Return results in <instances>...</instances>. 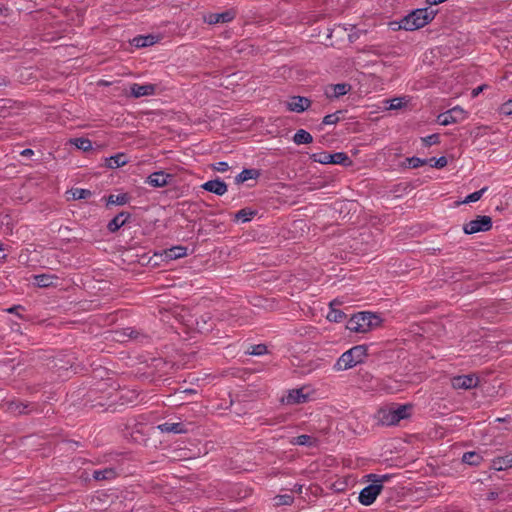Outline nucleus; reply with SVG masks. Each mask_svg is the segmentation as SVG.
<instances>
[{
	"mask_svg": "<svg viewBox=\"0 0 512 512\" xmlns=\"http://www.w3.org/2000/svg\"><path fill=\"white\" fill-rule=\"evenodd\" d=\"M285 104L289 111L301 113L310 107L311 101L306 97L293 96L290 97Z\"/></svg>",
	"mask_w": 512,
	"mask_h": 512,
	"instance_id": "6e6552de",
	"label": "nucleus"
},
{
	"mask_svg": "<svg viewBox=\"0 0 512 512\" xmlns=\"http://www.w3.org/2000/svg\"><path fill=\"white\" fill-rule=\"evenodd\" d=\"M506 420H507L506 418H497L495 421L502 422V421H506Z\"/></svg>",
	"mask_w": 512,
	"mask_h": 512,
	"instance_id": "864d4df0",
	"label": "nucleus"
},
{
	"mask_svg": "<svg viewBox=\"0 0 512 512\" xmlns=\"http://www.w3.org/2000/svg\"><path fill=\"white\" fill-rule=\"evenodd\" d=\"M130 214L121 212L118 215H116L109 223H108V230L111 232H115L118 229H120L129 219Z\"/></svg>",
	"mask_w": 512,
	"mask_h": 512,
	"instance_id": "f3484780",
	"label": "nucleus"
},
{
	"mask_svg": "<svg viewBox=\"0 0 512 512\" xmlns=\"http://www.w3.org/2000/svg\"><path fill=\"white\" fill-rule=\"evenodd\" d=\"M129 201L127 194L110 195L108 197V204L124 205Z\"/></svg>",
	"mask_w": 512,
	"mask_h": 512,
	"instance_id": "c85d7f7f",
	"label": "nucleus"
},
{
	"mask_svg": "<svg viewBox=\"0 0 512 512\" xmlns=\"http://www.w3.org/2000/svg\"><path fill=\"white\" fill-rule=\"evenodd\" d=\"M274 505L275 506H283V505H291L294 501L293 496L289 494L277 495L274 497Z\"/></svg>",
	"mask_w": 512,
	"mask_h": 512,
	"instance_id": "c756f323",
	"label": "nucleus"
},
{
	"mask_svg": "<svg viewBox=\"0 0 512 512\" xmlns=\"http://www.w3.org/2000/svg\"><path fill=\"white\" fill-rule=\"evenodd\" d=\"M341 111H337L332 114H328L323 118L322 124L324 125H334L340 121Z\"/></svg>",
	"mask_w": 512,
	"mask_h": 512,
	"instance_id": "f704fd0d",
	"label": "nucleus"
},
{
	"mask_svg": "<svg viewBox=\"0 0 512 512\" xmlns=\"http://www.w3.org/2000/svg\"><path fill=\"white\" fill-rule=\"evenodd\" d=\"M312 141V135L304 129H299L293 136V142L297 145L310 144Z\"/></svg>",
	"mask_w": 512,
	"mask_h": 512,
	"instance_id": "6ab92c4d",
	"label": "nucleus"
},
{
	"mask_svg": "<svg viewBox=\"0 0 512 512\" xmlns=\"http://www.w3.org/2000/svg\"><path fill=\"white\" fill-rule=\"evenodd\" d=\"M351 163L352 162L346 153L337 152V153L331 154V164H339V165H343V166H349V165H351Z\"/></svg>",
	"mask_w": 512,
	"mask_h": 512,
	"instance_id": "393cba45",
	"label": "nucleus"
},
{
	"mask_svg": "<svg viewBox=\"0 0 512 512\" xmlns=\"http://www.w3.org/2000/svg\"><path fill=\"white\" fill-rule=\"evenodd\" d=\"M431 161H434V167L436 168H443L447 165V159L446 157H440L438 159H431Z\"/></svg>",
	"mask_w": 512,
	"mask_h": 512,
	"instance_id": "a18cd8bd",
	"label": "nucleus"
},
{
	"mask_svg": "<svg viewBox=\"0 0 512 512\" xmlns=\"http://www.w3.org/2000/svg\"><path fill=\"white\" fill-rule=\"evenodd\" d=\"M267 353V347L264 344L252 345L248 350V354L261 356Z\"/></svg>",
	"mask_w": 512,
	"mask_h": 512,
	"instance_id": "c9c22d12",
	"label": "nucleus"
},
{
	"mask_svg": "<svg viewBox=\"0 0 512 512\" xmlns=\"http://www.w3.org/2000/svg\"><path fill=\"white\" fill-rule=\"evenodd\" d=\"M157 429H159L163 433L174 434H179L187 431L185 425L181 422H165L163 424H159L157 426Z\"/></svg>",
	"mask_w": 512,
	"mask_h": 512,
	"instance_id": "4468645a",
	"label": "nucleus"
},
{
	"mask_svg": "<svg viewBox=\"0 0 512 512\" xmlns=\"http://www.w3.org/2000/svg\"><path fill=\"white\" fill-rule=\"evenodd\" d=\"M155 43L154 36H138L132 40V44L137 48L148 47Z\"/></svg>",
	"mask_w": 512,
	"mask_h": 512,
	"instance_id": "5701e85b",
	"label": "nucleus"
},
{
	"mask_svg": "<svg viewBox=\"0 0 512 512\" xmlns=\"http://www.w3.org/2000/svg\"><path fill=\"white\" fill-rule=\"evenodd\" d=\"M33 278L34 284L41 288L50 287L58 280V278L53 274H40L35 275Z\"/></svg>",
	"mask_w": 512,
	"mask_h": 512,
	"instance_id": "dca6fc26",
	"label": "nucleus"
},
{
	"mask_svg": "<svg viewBox=\"0 0 512 512\" xmlns=\"http://www.w3.org/2000/svg\"><path fill=\"white\" fill-rule=\"evenodd\" d=\"M116 471L113 468L98 469L93 472L96 480H111L116 477Z\"/></svg>",
	"mask_w": 512,
	"mask_h": 512,
	"instance_id": "aec40b11",
	"label": "nucleus"
},
{
	"mask_svg": "<svg viewBox=\"0 0 512 512\" xmlns=\"http://www.w3.org/2000/svg\"><path fill=\"white\" fill-rule=\"evenodd\" d=\"M292 443L295 445H312L313 444V438L309 435H300L297 437H294L292 440Z\"/></svg>",
	"mask_w": 512,
	"mask_h": 512,
	"instance_id": "e433bc0d",
	"label": "nucleus"
},
{
	"mask_svg": "<svg viewBox=\"0 0 512 512\" xmlns=\"http://www.w3.org/2000/svg\"><path fill=\"white\" fill-rule=\"evenodd\" d=\"M410 415L411 406L404 404L381 409L378 412V420L382 425L393 426L397 425L401 420L408 418Z\"/></svg>",
	"mask_w": 512,
	"mask_h": 512,
	"instance_id": "20e7f679",
	"label": "nucleus"
},
{
	"mask_svg": "<svg viewBox=\"0 0 512 512\" xmlns=\"http://www.w3.org/2000/svg\"><path fill=\"white\" fill-rule=\"evenodd\" d=\"M312 159L321 164H331V154L327 152L313 154Z\"/></svg>",
	"mask_w": 512,
	"mask_h": 512,
	"instance_id": "72a5a7b5",
	"label": "nucleus"
},
{
	"mask_svg": "<svg viewBox=\"0 0 512 512\" xmlns=\"http://www.w3.org/2000/svg\"><path fill=\"white\" fill-rule=\"evenodd\" d=\"M2 250H3V246H2V244L0 243V251H2Z\"/></svg>",
	"mask_w": 512,
	"mask_h": 512,
	"instance_id": "5fc2aeb1",
	"label": "nucleus"
},
{
	"mask_svg": "<svg viewBox=\"0 0 512 512\" xmlns=\"http://www.w3.org/2000/svg\"><path fill=\"white\" fill-rule=\"evenodd\" d=\"M25 409L26 406H23L22 404L11 403L10 405V410L13 412L24 413Z\"/></svg>",
	"mask_w": 512,
	"mask_h": 512,
	"instance_id": "49530a36",
	"label": "nucleus"
},
{
	"mask_svg": "<svg viewBox=\"0 0 512 512\" xmlns=\"http://www.w3.org/2000/svg\"><path fill=\"white\" fill-rule=\"evenodd\" d=\"M255 215V212L249 209H242L238 211L235 215L236 219L241 222H248L250 221L253 216Z\"/></svg>",
	"mask_w": 512,
	"mask_h": 512,
	"instance_id": "7c9ffc66",
	"label": "nucleus"
},
{
	"mask_svg": "<svg viewBox=\"0 0 512 512\" xmlns=\"http://www.w3.org/2000/svg\"><path fill=\"white\" fill-rule=\"evenodd\" d=\"M128 162V157L124 153H118L106 159V166L115 169L124 166Z\"/></svg>",
	"mask_w": 512,
	"mask_h": 512,
	"instance_id": "a211bd4d",
	"label": "nucleus"
},
{
	"mask_svg": "<svg viewBox=\"0 0 512 512\" xmlns=\"http://www.w3.org/2000/svg\"><path fill=\"white\" fill-rule=\"evenodd\" d=\"M422 140L427 146H431V145L437 144L439 142V135L438 134L428 135V136L424 137Z\"/></svg>",
	"mask_w": 512,
	"mask_h": 512,
	"instance_id": "a19ab883",
	"label": "nucleus"
},
{
	"mask_svg": "<svg viewBox=\"0 0 512 512\" xmlns=\"http://www.w3.org/2000/svg\"><path fill=\"white\" fill-rule=\"evenodd\" d=\"M338 304L336 300L330 303V310L327 313V319L331 322H340L344 318V313L341 310L334 308V305Z\"/></svg>",
	"mask_w": 512,
	"mask_h": 512,
	"instance_id": "4be33fe9",
	"label": "nucleus"
},
{
	"mask_svg": "<svg viewBox=\"0 0 512 512\" xmlns=\"http://www.w3.org/2000/svg\"><path fill=\"white\" fill-rule=\"evenodd\" d=\"M233 11H225L222 13H210L204 16V21L208 24L227 23L234 19Z\"/></svg>",
	"mask_w": 512,
	"mask_h": 512,
	"instance_id": "9b49d317",
	"label": "nucleus"
},
{
	"mask_svg": "<svg viewBox=\"0 0 512 512\" xmlns=\"http://www.w3.org/2000/svg\"><path fill=\"white\" fill-rule=\"evenodd\" d=\"M382 323L380 315L372 312H359L353 315L347 322L346 328L355 333H367Z\"/></svg>",
	"mask_w": 512,
	"mask_h": 512,
	"instance_id": "f257e3e1",
	"label": "nucleus"
},
{
	"mask_svg": "<svg viewBox=\"0 0 512 512\" xmlns=\"http://www.w3.org/2000/svg\"><path fill=\"white\" fill-rule=\"evenodd\" d=\"M32 154H33V151L31 149H25L22 151V155H24V156H29Z\"/></svg>",
	"mask_w": 512,
	"mask_h": 512,
	"instance_id": "3c124183",
	"label": "nucleus"
},
{
	"mask_svg": "<svg viewBox=\"0 0 512 512\" xmlns=\"http://www.w3.org/2000/svg\"><path fill=\"white\" fill-rule=\"evenodd\" d=\"M256 175V172L255 170H252V169H244L238 176H237V181L238 182H244V181H247L249 179H252L254 178Z\"/></svg>",
	"mask_w": 512,
	"mask_h": 512,
	"instance_id": "58836bf2",
	"label": "nucleus"
},
{
	"mask_svg": "<svg viewBox=\"0 0 512 512\" xmlns=\"http://www.w3.org/2000/svg\"><path fill=\"white\" fill-rule=\"evenodd\" d=\"M449 111L455 123L462 122L468 117L467 111H465L460 106H455Z\"/></svg>",
	"mask_w": 512,
	"mask_h": 512,
	"instance_id": "a878e982",
	"label": "nucleus"
},
{
	"mask_svg": "<svg viewBox=\"0 0 512 512\" xmlns=\"http://www.w3.org/2000/svg\"><path fill=\"white\" fill-rule=\"evenodd\" d=\"M446 0H426V2L430 5H437V4H440L442 2H445Z\"/></svg>",
	"mask_w": 512,
	"mask_h": 512,
	"instance_id": "8fccbe9b",
	"label": "nucleus"
},
{
	"mask_svg": "<svg viewBox=\"0 0 512 512\" xmlns=\"http://www.w3.org/2000/svg\"><path fill=\"white\" fill-rule=\"evenodd\" d=\"M330 88H331V90L333 92H332V94H330L327 91L326 92L327 95L338 98L340 96H343V95L347 94L350 91L351 86L349 84H346V83H339V84L332 85Z\"/></svg>",
	"mask_w": 512,
	"mask_h": 512,
	"instance_id": "412c9836",
	"label": "nucleus"
},
{
	"mask_svg": "<svg viewBox=\"0 0 512 512\" xmlns=\"http://www.w3.org/2000/svg\"><path fill=\"white\" fill-rule=\"evenodd\" d=\"M369 477L373 478V483L364 487L359 494V502L365 506L371 505L376 500L383 489V482L389 479L388 475H370Z\"/></svg>",
	"mask_w": 512,
	"mask_h": 512,
	"instance_id": "39448f33",
	"label": "nucleus"
},
{
	"mask_svg": "<svg viewBox=\"0 0 512 512\" xmlns=\"http://www.w3.org/2000/svg\"><path fill=\"white\" fill-rule=\"evenodd\" d=\"M408 162H409V165L412 167V168H418L420 166H422L425 161L420 159V158H417V157H412V158H409L408 159Z\"/></svg>",
	"mask_w": 512,
	"mask_h": 512,
	"instance_id": "37998d69",
	"label": "nucleus"
},
{
	"mask_svg": "<svg viewBox=\"0 0 512 512\" xmlns=\"http://www.w3.org/2000/svg\"><path fill=\"white\" fill-rule=\"evenodd\" d=\"M501 112L506 115L512 114V99L508 100L501 106Z\"/></svg>",
	"mask_w": 512,
	"mask_h": 512,
	"instance_id": "c03bdc74",
	"label": "nucleus"
},
{
	"mask_svg": "<svg viewBox=\"0 0 512 512\" xmlns=\"http://www.w3.org/2000/svg\"><path fill=\"white\" fill-rule=\"evenodd\" d=\"M482 460V457L476 452H466L462 457V461L469 465H479Z\"/></svg>",
	"mask_w": 512,
	"mask_h": 512,
	"instance_id": "cd10ccee",
	"label": "nucleus"
},
{
	"mask_svg": "<svg viewBox=\"0 0 512 512\" xmlns=\"http://www.w3.org/2000/svg\"><path fill=\"white\" fill-rule=\"evenodd\" d=\"M213 169L218 172H226L229 169V165L227 162L221 161L217 162L213 165Z\"/></svg>",
	"mask_w": 512,
	"mask_h": 512,
	"instance_id": "79ce46f5",
	"label": "nucleus"
},
{
	"mask_svg": "<svg viewBox=\"0 0 512 512\" xmlns=\"http://www.w3.org/2000/svg\"><path fill=\"white\" fill-rule=\"evenodd\" d=\"M18 308H20V306H14V307L9 308L7 311L9 313H14Z\"/></svg>",
	"mask_w": 512,
	"mask_h": 512,
	"instance_id": "603ef678",
	"label": "nucleus"
},
{
	"mask_svg": "<svg viewBox=\"0 0 512 512\" xmlns=\"http://www.w3.org/2000/svg\"><path fill=\"white\" fill-rule=\"evenodd\" d=\"M483 91V86H478L472 91V96L476 97Z\"/></svg>",
	"mask_w": 512,
	"mask_h": 512,
	"instance_id": "09e8293b",
	"label": "nucleus"
},
{
	"mask_svg": "<svg viewBox=\"0 0 512 512\" xmlns=\"http://www.w3.org/2000/svg\"><path fill=\"white\" fill-rule=\"evenodd\" d=\"M479 379L474 374L460 375L451 379V385L454 389H471L478 385Z\"/></svg>",
	"mask_w": 512,
	"mask_h": 512,
	"instance_id": "0eeeda50",
	"label": "nucleus"
},
{
	"mask_svg": "<svg viewBox=\"0 0 512 512\" xmlns=\"http://www.w3.org/2000/svg\"><path fill=\"white\" fill-rule=\"evenodd\" d=\"M434 17L435 12L433 10L428 8L416 9L400 21L399 27L407 31H413L424 27Z\"/></svg>",
	"mask_w": 512,
	"mask_h": 512,
	"instance_id": "f03ea898",
	"label": "nucleus"
},
{
	"mask_svg": "<svg viewBox=\"0 0 512 512\" xmlns=\"http://www.w3.org/2000/svg\"><path fill=\"white\" fill-rule=\"evenodd\" d=\"M309 399V394L306 392L305 388L294 389L289 391L287 396L283 399L286 404H301L307 402Z\"/></svg>",
	"mask_w": 512,
	"mask_h": 512,
	"instance_id": "9d476101",
	"label": "nucleus"
},
{
	"mask_svg": "<svg viewBox=\"0 0 512 512\" xmlns=\"http://www.w3.org/2000/svg\"><path fill=\"white\" fill-rule=\"evenodd\" d=\"M197 326L200 332L208 331L212 327V325H208L207 319H203V325H200V323L197 322Z\"/></svg>",
	"mask_w": 512,
	"mask_h": 512,
	"instance_id": "de8ad7c7",
	"label": "nucleus"
},
{
	"mask_svg": "<svg viewBox=\"0 0 512 512\" xmlns=\"http://www.w3.org/2000/svg\"><path fill=\"white\" fill-rule=\"evenodd\" d=\"M438 123L443 125V126H447V125H450V124H453L455 123L451 114H450V111H446L444 113H441L439 116H438Z\"/></svg>",
	"mask_w": 512,
	"mask_h": 512,
	"instance_id": "4c0bfd02",
	"label": "nucleus"
},
{
	"mask_svg": "<svg viewBox=\"0 0 512 512\" xmlns=\"http://www.w3.org/2000/svg\"><path fill=\"white\" fill-rule=\"evenodd\" d=\"M486 191H487V187H484V188L480 189L479 191L473 192V193L467 195L466 198L462 201V203L467 204V203L476 202V201L480 200V198Z\"/></svg>",
	"mask_w": 512,
	"mask_h": 512,
	"instance_id": "2f4dec72",
	"label": "nucleus"
},
{
	"mask_svg": "<svg viewBox=\"0 0 512 512\" xmlns=\"http://www.w3.org/2000/svg\"><path fill=\"white\" fill-rule=\"evenodd\" d=\"M389 103V109L391 110H394V109H399L401 107H403L405 105V99L402 98V97H398V98H394V99H391L389 101H387Z\"/></svg>",
	"mask_w": 512,
	"mask_h": 512,
	"instance_id": "ea45409f",
	"label": "nucleus"
},
{
	"mask_svg": "<svg viewBox=\"0 0 512 512\" xmlns=\"http://www.w3.org/2000/svg\"><path fill=\"white\" fill-rule=\"evenodd\" d=\"M491 467L496 471L512 468V453L494 458Z\"/></svg>",
	"mask_w": 512,
	"mask_h": 512,
	"instance_id": "2eb2a0df",
	"label": "nucleus"
},
{
	"mask_svg": "<svg viewBox=\"0 0 512 512\" xmlns=\"http://www.w3.org/2000/svg\"><path fill=\"white\" fill-rule=\"evenodd\" d=\"M91 191L87 189L76 188L71 191L72 198L75 200L86 199L91 196Z\"/></svg>",
	"mask_w": 512,
	"mask_h": 512,
	"instance_id": "473e14b6",
	"label": "nucleus"
},
{
	"mask_svg": "<svg viewBox=\"0 0 512 512\" xmlns=\"http://www.w3.org/2000/svg\"><path fill=\"white\" fill-rule=\"evenodd\" d=\"M155 85L153 84H138L134 83L130 86V93L135 98H140L143 96H150L155 93Z\"/></svg>",
	"mask_w": 512,
	"mask_h": 512,
	"instance_id": "f8f14e48",
	"label": "nucleus"
},
{
	"mask_svg": "<svg viewBox=\"0 0 512 512\" xmlns=\"http://www.w3.org/2000/svg\"><path fill=\"white\" fill-rule=\"evenodd\" d=\"M492 227V219L489 216H477L475 219L466 223L463 230L466 234H475L478 232H485Z\"/></svg>",
	"mask_w": 512,
	"mask_h": 512,
	"instance_id": "423d86ee",
	"label": "nucleus"
},
{
	"mask_svg": "<svg viewBox=\"0 0 512 512\" xmlns=\"http://www.w3.org/2000/svg\"><path fill=\"white\" fill-rule=\"evenodd\" d=\"M202 188L220 196L227 192V185L219 179L207 181Z\"/></svg>",
	"mask_w": 512,
	"mask_h": 512,
	"instance_id": "ddd939ff",
	"label": "nucleus"
},
{
	"mask_svg": "<svg viewBox=\"0 0 512 512\" xmlns=\"http://www.w3.org/2000/svg\"><path fill=\"white\" fill-rule=\"evenodd\" d=\"M71 144L83 151H89L92 149V143L87 138H74L71 139Z\"/></svg>",
	"mask_w": 512,
	"mask_h": 512,
	"instance_id": "bb28decb",
	"label": "nucleus"
},
{
	"mask_svg": "<svg viewBox=\"0 0 512 512\" xmlns=\"http://www.w3.org/2000/svg\"><path fill=\"white\" fill-rule=\"evenodd\" d=\"M186 255V248L177 246L165 251V258L175 260Z\"/></svg>",
	"mask_w": 512,
	"mask_h": 512,
	"instance_id": "b1692460",
	"label": "nucleus"
},
{
	"mask_svg": "<svg viewBox=\"0 0 512 512\" xmlns=\"http://www.w3.org/2000/svg\"><path fill=\"white\" fill-rule=\"evenodd\" d=\"M171 180L172 176L170 174L159 171L149 175L146 179V183L152 187L159 188L168 185Z\"/></svg>",
	"mask_w": 512,
	"mask_h": 512,
	"instance_id": "1a4fd4ad",
	"label": "nucleus"
},
{
	"mask_svg": "<svg viewBox=\"0 0 512 512\" xmlns=\"http://www.w3.org/2000/svg\"><path fill=\"white\" fill-rule=\"evenodd\" d=\"M367 356V347L357 345L344 352L334 365L336 371L348 370L359 363H362Z\"/></svg>",
	"mask_w": 512,
	"mask_h": 512,
	"instance_id": "7ed1b4c3",
	"label": "nucleus"
}]
</instances>
